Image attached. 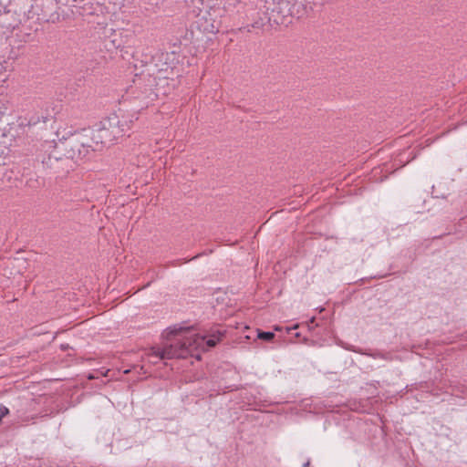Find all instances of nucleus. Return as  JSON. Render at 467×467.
<instances>
[{"label":"nucleus","mask_w":467,"mask_h":467,"mask_svg":"<svg viewBox=\"0 0 467 467\" xmlns=\"http://www.w3.org/2000/svg\"><path fill=\"white\" fill-rule=\"evenodd\" d=\"M201 1L202 2L203 0H201Z\"/></svg>","instance_id":"obj_13"},{"label":"nucleus","mask_w":467,"mask_h":467,"mask_svg":"<svg viewBox=\"0 0 467 467\" xmlns=\"http://www.w3.org/2000/svg\"><path fill=\"white\" fill-rule=\"evenodd\" d=\"M379 357L382 358H386L385 355H380Z\"/></svg>","instance_id":"obj_12"},{"label":"nucleus","mask_w":467,"mask_h":467,"mask_svg":"<svg viewBox=\"0 0 467 467\" xmlns=\"http://www.w3.org/2000/svg\"><path fill=\"white\" fill-rule=\"evenodd\" d=\"M256 5L258 12L251 15L254 29H263L272 21L283 24L286 17H305L313 9L310 0H258Z\"/></svg>","instance_id":"obj_3"},{"label":"nucleus","mask_w":467,"mask_h":467,"mask_svg":"<svg viewBox=\"0 0 467 467\" xmlns=\"http://www.w3.org/2000/svg\"><path fill=\"white\" fill-rule=\"evenodd\" d=\"M257 337L264 341H271L275 337V333L271 331H261L257 329Z\"/></svg>","instance_id":"obj_7"},{"label":"nucleus","mask_w":467,"mask_h":467,"mask_svg":"<svg viewBox=\"0 0 467 467\" xmlns=\"http://www.w3.org/2000/svg\"><path fill=\"white\" fill-rule=\"evenodd\" d=\"M204 29L211 33H214V32L218 31V29L213 24L211 25V28L205 27Z\"/></svg>","instance_id":"obj_8"},{"label":"nucleus","mask_w":467,"mask_h":467,"mask_svg":"<svg viewBox=\"0 0 467 467\" xmlns=\"http://www.w3.org/2000/svg\"><path fill=\"white\" fill-rule=\"evenodd\" d=\"M309 465H310V462H309V461H307L306 462H305V463L303 464V467H309Z\"/></svg>","instance_id":"obj_10"},{"label":"nucleus","mask_w":467,"mask_h":467,"mask_svg":"<svg viewBox=\"0 0 467 467\" xmlns=\"http://www.w3.org/2000/svg\"><path fill=\"white\" fill-rule=\"evenodd\" d=\"M36 120H29L28 124L31 125V124H36Z\"/></svg>","instance_id":"obj_11"},{"label":"nucleus","mask_w":467,"mask_h":467,"mask_svg":"<svg viewBox=\"0 0 467 467\" xmlns=\"http://www.w3.org/2000/svg\"><path fill=\"white\" fill-rule=\"evenodd\" d=\"M315 320H316V317H311V318H310L309 323H310V324H314V323H315Z\"/></svg>","instance_id":"obj_9"},{"label":"nucleus","mask_w":467,"mask_h":467,"mask_svg":"<svg viewBox=\"0 0 467 467\" xmlns=\"http://www.w3.org/2000/svg\"><path fill=\"white\" fill-rule=\"evenodd\" d=\"M173 337L169 338L163 346L150 348L149 356L158 359L186 358L188 356L201 358V352L216 346L223 333L215 330L209 336H201L189 328L179 327L170 332Z\"/></svg>","instance_id":"obj_2"},{"label":"nucleus","mask_w":467,"mask_h":467,"mask_svg":"<svg viewBox=\"0 0 467 467\" xmlns=\"http://www.w3.org/2000/svg\"><path fill=\"white\" fill-rule=\"evenodd\" d=\"M111 31V34L108 36L104 40V46L109 51L117 50L122 45L120 38L121 34L119 32H116L115 30Z\"/></svg>","instance_id":"obj_5"},{"label":"nucleus","mask_w":467,"mask_h":467,"mask_svg":"<svg viewBox=\"0 0 467 467\" xmlns=\"http://www.w3.org/2000/svg\"><path fill=\"white\" fill-rule=\"evenodd\" d=\"M175 53L174 52H156L150 58V65L153 70L159 73H164V78H170V72L173 71L175 65Z\"/></svg>","instance_id":"obj_4"},{"label":"nucleus","mask_w":467,"mask_h":467,"mask_svg":"<svg viewBox=\"0 0 467 467\" xmlns=\"http://www.w3.org/2000/svg\"><path fill=\"white\" fill-rule=\"evenodd\" d=\"M143 9L146 16L157 13L161 9L159 0H148L144 3Z\"/></svg>","instance_id":"obj_6"},{"label":"nucleus","mask_w":467,"mask_h":467,"mask_svg":"<svg viewBox=\"0 0 467 467\" xmlns=\"http://www.w3.org/2000/svg\"><path fill=\"white\" fill-rule=\"evenodd\" d=\"M125 119H120L117 114H111L108 118L99 122L97 128L88 130L89 134L85 137H89L93 144L78 138V135H73L72 140L68 143H62L66 150L65 157H58L52 153L42 160L44 167L54 170L56 172L59 171L61 166L69 162L70 160L78 161L86 158L92 150H99L103 147L112 144L116 140L124 136L130 130V123ZM84 131H87L84 130Z\"/></svg>","instance_id":"obj_1"}]
</instances>
